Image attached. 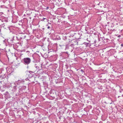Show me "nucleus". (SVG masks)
<instances>
[{
  "instance_id": "nucleus-1",
  "label": "nucleus",
  "mask_w": 123,
  "mask_h": 123,
  "mask_svg": "<svg viewBox=\"0 0 123 123\" xmlns=\"http://www.w3.org/2000/svg\"><path fill=\"white\" fill-rule=\"evenodd\" d=\"M23 63L25 65H28L31 62V59L29 57H26L24 58L22 60Z\"/></svg>"
},
{
  "instance_id": "nucleus-2",
  "label": "nucleus",
  "mask_w": 123,
  "mask_h": 123,
  "mask_svg": "<svg viewBox=\"0 0 123 123\" xmlns=\"http://www.w3.org/2000/svg\"><path fill=\"white\" fill-rule=\"evenodd\" d=\"M6 70L7 72L9 74H13L14 73V69L10 67L7 68Z\"/></svg>"
},
{
  "instance_id": "nucleus-3",
  "label": "nucleus",
  "mask_w": 123,
  "mask_h": 123,
  "mask_svg": "<svg viewBox=\"0 0 123 123\" xmlns=\"http://www.w3.org/2000/svg\"><path fill=\"white\" fill-rule=\"evenodd\" d=\"M42 65L41 64H35L34 65V67H35L37 70H38L39 71L42 69Z\"/></svg>"
},
{
  "instance_id": "nucleus-4",
  "label": "nucleus",
  "mask_w": 123,
  "mask_h": 123,
  "mask_svg": "<svg viewBox=\"0 0 123 123\" xmlns=\"http://www.w3.org/2000/svg\"><path fill=\"white\" fill-rule=\"evenodd\" d=\"M4 94L5 95V98H9L11 97L10 96L8 92H6Z\"/></svg>"
},
{
  "instance_id": "nucleus-5",
  "label": "nucleus",
  "mask_w": 123,
  "mask_h": 123,
  "mask_svg": "<svg viewBox=\"0 0 123 123\" xmlns=\"http://www.w3.org/2000/svg\"><path fill=\"white\" fill-rule=\"evenodd\" d=\"M68 40H69V41L68 43H71V42H74V43L75 44H77V43L78 42L77 40H75L73 39L72 40H70L69 39H68Z\"/></svg>"
},
{
  "instance_id": "nucleus-6",
  "label": "nucleus",
  "mask_w": 123,
  "mask_h": 123,
  "mask_svg": "<svg viewBox=\"0 0 123 123\" xmlns=\"http://www.w3.org/2000/svg\"><path fill=\"white\" fill-rule=\"evenodd\" d=\"M61 39L59 35H57L56 36V37L54 38V39L55 40H60Z\"/></svg>"
},
{
  "instance_id": "nucleus-7",
  "label": "nucleus",
  "mask_w": 123,
  "mask_h": 123,
  "mask_svg": "<svg viewBox=\"0 0 123 123\" xmlns=\"http://www.w3.org/2000/svg\"><path fill=\"white\" fill-rule=\"evenodd\" d=\"M16 87V86H14L12 89V91L14 92H15L17 89Z\"/></svg>"
},
{
  "instance_id": "nucleus-8",
  "label": "nucleus",
  "mask_w": 123,
  "mask_h": 123,
  "mask_svg": "<svg viewBox=\"0 0 123 123\" xmlns=\"http://www.w3.org/2000/svg\"><path fill=\"white\" fill-rule=\"evenodd\" d=\"M24 80H19L17 81V84L18 85L19 84V83H21L22 81H23V82H24V81H23Z\"/></svg>"
},
{
  "instance_id": "nucleus-9",
  "label": "nucleus",
  "mask_w": 123,
  "mask_h": 123,
  "mask_svg": "<svg viewBox=\"0 0 123 123\" xmlns=\"http://www.w3.org/2000/svg\"><path fill=\"white\" fill-rule=\"evenodd\" d=\"M63 39L65 41H67H67L69 40H69H68V39H67V37L66 36H63Z\"/></svg>"
},
{
  "instance_id": "nucleus-10",
  "label": "nucleus",
  "mask_w": 123,
  "mask_h": 123,
  "mask_svg": "<svg viewBox=\"0 0 123 123\" xmlns=\"http://www.w3.org/2000/svg\"><path fill=\"white\" fill-rule=\"evenodd\" d=\"M46 26H47V29H51L52 28V27L49 26L48 25H46Z\"/></svg>"
},
{
  "instance_id": "nucleus-11",
  "label": "nucleus",
  "mask_w": 123,
  "mask_h": 123,
  "mask_svg": "<svg viewBox=\"0 0 123 123\" xmlns=\"http://www.w3.org/2000/svg\"><path fill=\"white\" fill-rule=\"evenodd\" d=\"M70 43H69V44ZM72 44H71V45H70V46H71V47H72L74 45H76V44H75L74 43H73V42H71V43Z\"/></svg>"
},
{
  "instance_id": "nucleus-12",
  "label": "nucleus",
  "mask_w": 123,
  "mask_h": 123,
  "mask_svg": "<svg viewBox=\"0 0 123 123\" xmlns=\"http://www.w3.org/2000/svg\"><path fill=\"white\" fill-rule=\"evenodd\" d=\"M69 46V45L68 44H68H67L66 45V48L65 49H68V48Z\"/></svg>"
},
{
  "instance_id": "nucleus-13",
  "label": "nucleus",
  "mask_w": 123,
  "mask_h": 123,
  "mask_svg": "<svg viewBox=\"0 0 123 123\" xmlns=\"http://www.w3.org/2000/svg\"><path fill=\"white\" fill-rule=\"evenodd\" d=\"M22 88L24 89H25L26 88V87L25 86H23Z\"/></svg>"
},
{
  "instance_id": "nucleus-14",
  "label": "nucleus",
  "mask_w": 123,
  "mask_h": 123,
  "mask_svg": "<svg viewBox=\"0 0 123 123\" xmlns=\"http://www.w3.org/2000/svg\"><path fill=\"white\" fill-rule=\"evenodd\" d=\"M115 72H117L118 73H121L122 72H121V70H120V71L119 72V70H118V71H115Z\"/></svg>"
},
{
  "instance_id": "nucleus-15",
  "label": "nucleus",
  "mask_w": 123,
  "mask_h": 123,
  "mask_svg": "<svg viewBox=\"0 0 123 123\" xmlns=\"http://www.w3.org/2000/svg\"><path fill=\"white\" fill-rule=\"evenodd\" d=\"M33 58L34 60H36V59L35 58V56L34 55L33 56Z\"/></svg>"
},
{
  "instance_id": "nucleus-16",
  "label": "nucleus",
  "mask_w": 123,
  "mask_h": 123,
  "mask_svg": "<svg viewBox=\"0 0 123 123\" xmlns=\"http://www.w3.org/2000/svg\"><path fill=\"white\" fill-rule=\"evenodd\" d=\"M80 71H81V72L82 73H83L84 72L82 69H81L80 70Z\"/></svg>"
},
{
  "instance_id": "nucleus-17",
  "label": "nucleus",
  "mask_w": 123,
  "mask_h": 123,
  "mask_svg": "<svg viewBox=\"0 0 123 123\" xmlns=\"http://www.w3.org/2000/svg\"><path fill=\"white\" fill-rule=\"evenodd\" d=\"M46 18H43V19H42V21H44V20Z\"/></svg>"
},
{
  "instance_id": "nucleus-18",
  "label": "nucleus",
  "mask_w": 123,
  "mask_h": 123,
  "mask_svg": "<svg viewBox=\"0 0 123 123\" xmlns=\"http://www.w3.org/2000/svg\"><path fill=\"white\" fill-rule=\"evenodd\" d=\"M62 44V45H60V46H64V45L63 44Z\"/></svg>"
},
{
  "instance_id": "nucleus-19",
  "label": "nucleus",
  "mask_w": 123,
  "mask_h": 123,
  "mask_svg": "<svg viewBox=\"0 0 123 123\" xmlns=\"http://www.w3.org/2000/svg\"><path fill=\"white\" fill-rule=\"evenodd\" d=\"M30 52L29 51H26V53H29Z\"/></svg>"
},
{
  "instance_id": "nucleus-20",
  "label": "nucleus",
  "mask_w": 123,
  "mask_h": 123,
  "mask_svg": "<svg viewBox=\"0 0 123 123\" xmlns=\"http://www.w3.org/2000/svg\"><path fill=\"white\" fill-rule=\"evenodd\" d=\"M22 39V37H19V39L21 40Z\"/></svg>"
},
{
  "instance_id": "nucleus-21",
  "label": "nucleus",
  "mask_w": 123,
  "mask_h": 123,
  "mask_svg": "<svg viewBox=\"0 0 123 123\" xmlns=\"http://www.w3.org/2000/svg\"><path fill=\"white\" fill-rule=\"evenodd\" d=\"M121 46L122 47L123 46V44H122L121 45Z\"/></svg>"
},
{
  "instance_id": "nucleus-22",
  "label": "nucleus",
  "mask_w": 123,
  "mask_h": 123,
  "mask_svg": "<svg viewBox=\"0 0 123 123\" xmlns=\"http://www.w3.org/2000/svg\"><path fill=\"white\" fill-rule=\"evenodd\" d=\"M118 37H121V36L120 35H119L118 36Z\"/></svg>"
},
{
  "instance_id": "nucleus-23",
  "label": "nucleus",
  "mask_w": 123,
  "mask_h": 123,
  "mask_svg": "<svg viewBox=\"0 0 123 123\" xmlns=\"http://www.w3.org/2000/svg\"><path fill=\"white\" fill-rule=\"evenodd\" d=\"M86 40H87V41H89V42H90V41H89V40H88V38H87V39H86Z\"/></svg>"
},
{
  "instance_id": "nucleus-24",
  "label": "nucleus",
  "mask_w": 123,
  "mask_h": 123,
  "mask_svg": "<svg viewBox=\"0 0 123 123\" xmlns=\"http://www.w3.org/2000/svg\"><path fill=\"white\" fill-rule=\"evenodd\" d=\"M21 89H19V92H20V91H21Z\"/></svg>"
},
{
  "instance_id": "nucleus-25",
  "label": "nucleus",
  "mask_w": 123,
  "mask_h": 123,
  "mask_svg": "<svg viewBox=\"0 0 123 123\" xmlns=\"http://www.w3.org/2000/svg\"><path fill=\"white\" fill-rule=\"evenodd\" d=\"M1 29H0V34H1Z\"/></svg>"
},
{
  "instance_id": "nucleus-26",
  "label": "nucleus",
  "mask_w": 123,
  "mask_h": 123,
  "mask_svg": "<svg viewBox=\"0 0 123 123\" xmlns=\"http://www.w3.org/2000/svg\"><path fill=\"white\" fill-rule=\"evenodd\" d=\"M48 7H47L46 8V10H47L48 9Z\"/></svg>"
},
{
  "instance_id": "nucleus-27",
  "label": "nucleus",
  "mask_w": 123,
  "mask_h": 123,
  "mask_svg": "<svg viewBox=\"0 0 123 123\" xmlns=\"http://www.w3.org/2000/svg\"><path fill=\"white\" fill-rule=\"evenodd\" d=\"M21 93H19V94H21Z\"/></svg>"
},
{
  "instance_id": "nucleus-28",
  "label": "nucleus",
  "mask_w": 123,
  "mask_h": 123,
  "mask_svg": "<svg viewBox=\"0 0 123 123\" xmlns=\"http://www.w3.org/2000/svg\"><path fill=\"white\" fill-rule=\"evenodd\" d=\"M61 0H58V1H61Z\"/></svg>"
},
{
  "instance_id": "nucleus-29",
  "label": "nucleus",
  "mask_w": 123,
  "mask_h": 123,
  "mask_svg": "<svg viewBox=\"0 0 123 123\" xmlns=\"http://www.w3.org/2000/svg\"><path fill=\"white\" fill-rule=\"evenodd\" d=\"M14 84H14V83H13V84H12V85H14Z\"/></svg>"
},
{
  "instance_id": "nucleus-30",
  "label": "nucleus",
  "mask_w": 123,
  "mask_h": 123,
  "mask_svg": "<svg viewBox=\"0 0 123 123\" xmlns=\"http://www.w3.org/2000/svg\"><path fill=\"white\" fill-rule=\"evenodd\" d=\"M2 22H3V20H2Z\"/></svg>"
},
{
  "instance_id": "nucleus-31",
  "label": "nucleus",
  "mask_w": 123,
  "mask_h": 123,
  "mask_svg": "<svg viewBox=\"0 0 123 123\" xmlns=\"http://www.w3.org/2000/svg\"><path fill=\"white\" fill-rule=\"evenodd\" d=\"M16 38H17V39H18V37H17Z\"/></svg>"
},
{
  "instance_id": "nucleus-32",
  "label": "nucleus",
  "mask_w": 123,
  "mask_h": 123,
  "mask_svg": "<svg viewBox=\"0 0 123 123\" xmlns=\"http://www.w3.org/2000/svg\"><path fill=\"white\" fill-rule=\"evenodd\" d=\"M120 92H121V91H120Z\"/></svg>"
},
{
  "instance_id": "nucleus-33",
  "label": "nucleus",
  "mask_w": 123,
  "mask_h": 123,
  "mask_svg": "<svg viewBox=\"0 0 123 123\" xmlns=\"http://www.w3.org/2000/svg\"><path fill=\"white\" fill-rule=\"evenodd\" d=\"M1 77V76H0V78Z\"/></svg>"
}]
</instances>
